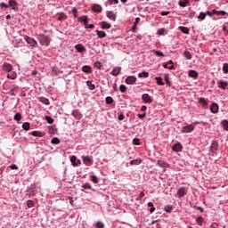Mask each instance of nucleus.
I'll return each mask as SVG.
<instances>
[{
  "mask_svg": "<svg viewBox=\"0 0 228 228\" xmlns=\"http://www.w3.org/2000/svg\"><path fill=\"white\" fill-rule=\"evenodd\" d=\"M39 44L41 45H45L46 47L51 44V38L45 35H42L39 37Z\"/></svg>",
  "mask_w": 228,
  "mask_h": 228,
  "instance_id": "nucleus-1",
  "label": "nucleus"
},
{
  "mask_svg": "<svg viewBox=\"0 0 228 228\" xmlns=\"http://www.w3.org/2000/svg\"><path fill=\"white\" fill-rule=\"evenodd\" d=\"M24 40L31 47H37L38 45V43L37 40H35L33 37H30L28 36L24 37Z\"/></svg>",
  "mask_w": 228,
  "mask_h": 228,
  "instance_id": "nucleus-2",
  "label": "nucleus"
},
{
  "mask_svg": "<svg viewBox=\"0 0 228 228\" xmlns=\"http://www.w3.org/2000/svg\"><path fill=\"white\" fill-rule=\"evenodd\" d=\"M176 193H177L178 199H181L183 197H185V195H187L188 191L184 187H181L177 190Z\"/></svg>",
  "mask_w": 228,
  "mask_h": 228,
  "instance_id": "nucleus-3",
  "label": "nucleus"
},
{
  "mask_svg": "<svg viewBox=\"0 0 228 228\" xmlns=\"http://www.w3.org/2000/svg\"><path fill=\"white\" fill-rule=\"evenodd\" d=\"M70 162L72 167H77L78 165H81V160L77 159V157H76V155H72L70 157Z\"/></svg>",
  "mask_w": 228,
  "mask_h": 228,
  "instance_id": "nucleus-4",
  "label": "nucleus"
},
{
  "mask_svg": "<svg viewBox=\"0 0 228 228\" xmlns=\"http://www.w3.org/2000/svg\"><path fill=\"white\" fill-rule=\"evenodd\" d=\"M82 160L83 163L86 165V167H92L94 164V160H92V159H90L88 156H82Z\"/></svg>",
  "mask_w": 228,
  "mask_h": 228,
  "instance_id": "nucleus-5",
  "label": "nucleus"
},
{
  "mask_svg": "<svg viewBox=\"0 0 228 228\" xmlns=\"http://www.w3.org/2000/svg\"><path fill=\"white\" fill-rule=\"evenodd\" d=\"M3 70H5V72H12L13 70V66L8 62H4L2 66Z\"/></svg>",
  "mask_w": 228,
  "mask_h": 228,
  "instance_id": "nucleus-6",
  "label": "nucleus"
},
{
  "mask_svg": "<svg viewBox=\"0 0 228 228\" xmlns=\"http://www.w3.org/2000/svg\"><path fill=\"white\" fill-rule=\"evenodd\" d=\"M126 85H134L136 83V77L129 76L126 78Z\"/></svg>",
  "mask_w": 228,
  "mask_h": 228,
  "instance_id": "nucleus-7",
  "label": "nucleus"
},
{
  "mask_svg": "<svg viewBox=\"0 0 228 228\" xmlns=\"http://www.w3.org/2000/svg\"><path fill=\"white\" fill-rule=\"evenodd\" d=\"M193 129H195V126L192 125H189L186 126H183L182 127V133H191V131H193Z\"/></svg>",
  "mask_w": 228,
  "mask_h": 228,
  "instance_id": "nucleus-8",
  "label": "nucleus"
},
{
  "mask_svg": "<svg viewBox=\"0 0 228 228\" xmlns=\"http://www.w3.org/2000/svg\"><path fill=\"white\" fill-rule=\"evenodd\" d=\"M216 151H218V142L214 141L210 146V152H212V154H216Z\"/></svg>",
  "mask_w": 228,
  "mask_h": 228,
  "instance_id": "nucleus-9",
  "label": "nucleus"
},
{
  "mask_svg": "<svg viewBox=\"0 0 228 228\" xmlns=\"http://www.w3.org/2000/svg\"><path fill=\"white\" fill-rule=\"evenodd\" d=\"M142 99L143 102H146L147 104H151V102H152V97L147 94H142Z\"/></svg>",
  "mask_w": 228,
  "mask_h": 228,
  "instance_id": "nucleus-10",
  "label": "nucleus"
},
{
  "mask_svg": "<svg viewBox=\"0 0 228 228\" xmlns=\"http://www.w3.org/2000/svg\"><path fill=\"white\" fill-rule=\"evenodd\" d=\"M106 17H108V19H110V20H112L113 22L117 20V14H114L111 11H108L106 12Z\"/></svg>",
  "mask_w": 228,
  "mask_h": 228,
  "instance_id": "nucleus-11",
  "label": "nucleus"
},
{
  "mask_svg": "<svg viewBox=\"0 0 228 228\" xmlns=\"http://www.w3.org/2000/svg\"><path fill=\"white\" fill-rule=\"evenodd\" d=\"M172 150L174 152H181L183 151V144L177 142L172 147Z\"/></svg>",
  "mask_w": 228,
  "mask_h": 228,
  "instance_id": "nucleus-12",
  "label": "nucleus"
},
{
  "mask_svg": "<svg viewBox=\"0 0 228 228\" xmlns=\"http://www.w3.org/2000/svg\"><path fill=\"white\" fill-rule=\"evenodd\" d=\"M220 109V107L217 105L216 102H213L210 105V111L211 113H218V110Z\"/></svg>",
  "mask_w": 228,
  "mask_h": 228,
  "instance_id": "nucleus-13",
  "label": "nucleus"
},
{
  "mask_svg": "<svg viewBox=\"0 0 228 228\" xmlns=\"http://www.w3.org/2000/svg\"><path fill=\"white\" fill-rule=\"evenodd\" d=\"M75 49L77 51V53H85L86 51V47H85L82 44L76 45Z\"/></svg>",
  "mask_w": 228,
  "mask_h": 228,
  "instance_id": "nucleus-14",
  "label": "nucleus"
},
{
  "mask_svg": "<svg viewBox=\"0 0 228 228\" xmlns=\"http://www.w3.org/2000/svg\"><path fill=\"white\" fill-rule=\"evenodd\" d=\"M92 10L94 12H95L96 13H101V12H102V6L97 4H94L93 6H92Z\"/></svg>",
  "mask_w": 228,
  "mask_h": 228,
  "instance_id": "nucleus-15",
  "label": "nucleus"
},
{
  "mask_svg": "<svg viewBox=\"0 0 228 228\" xmlns=\"http://www.w3.org/2000/svg\"><path fill=\"white\" fill-rule=\"evenodd\" d=\"M72 116L77 118V120H81L82 115L81 112L78 110H74L72 111Z\"/></svg>",
  "mask_w": 228,
  "mask_h": 228,
  "instance_id": "nucleus-16",
  "label": "nucleus"
},
{
  "mask_svg": "<svg viewBox=\"0 0 228 228\" xmlns=\"http://www.w3.org/2000/svg\"><path fill=\"white\" fill-rule=\"evenodd\" d=\"M9 6L12 8V10H17L19 8V4L15 0H10Z\"/></svg>",
  "mask_w": 228,
  "mask_h": 228,
  "instance_id": "nucleus-17",
  "label": "nucleus"
},
{
  "mask_svg": "<svg viewBox=\"0 0 228 228\" xmlns=\"http://www.w3.org/2000/svg\"><path fill=\"white\" fill-rule=\"evenodd\" d=\"M120 70H122V68L120 67H115L113 68L112 71H111V75L112 76H118L120 74Z\"/></svg>",
  "mask_w": 228,
  "mask_h": 228,
  "instance_id": "nucleus-18",
  "label": "nucleus"
},
{
  "mask_svg": "<svg viewBox=\"0 0 228 228\" xmlns=\"http://www.w3.org/2000/svg\"><path fill=\"white\" fill-rule=\"evenodd\" d=\"M38 101H39V102H42L43 104H45L46 106H49V104H51V102H49V99H47L45 97H39Z\"/></svg>",
  "mask_w": 228,
  "mask_h": 228,
  "instance_id": "nucleus-19",
  "label": "nucleus"
},
{
  "mask_svg": "<svg viewBox=\"0 0 228 228\" xmlns=\"http://www.w3.org/2000/svg\"><path fill=\"white\" fill-rule=\"evenodd\" d=\"M78 22H84V26H86V24H88V16L79 17Z\"/></svg>",
  "mask_w": 228,
  "mask_h": 228,
  "instance_id": "nucleus-20",
  "label": "nucleus"
},
{
  "mask_svg": "<svg viewBox=\"0 0 228 228\" xmlns=\"http://www.w3.org/2000/svg\"><path fill=\"white\" fill-rule=\"evenodd\" d=\"M83 72L86 74H92V67L86 65L82 68Z\"/></svg>",
  "mask_w": 228,
  "mask_h": 228,
  "instance_id": "nucleus-21",
  "label": "nucleus"
},
{
  "mask_svg": "<svg viewBox=\"0 0 228 228\" xmlns=\"http://www.w3.org/2000/svg\"><path fill=\"white\" fill-rule=\"evenodd\" d=\"M95 33L97 34L99 38H106V32L102 30H95Z\"/></svg>",
  "mask_w": 228,
  "mask_h": 228,
  "instance_id": "nucleus-22",
  "label": "nucleus"
},
{
  "mask_svg": "<svg viewBox=\"0 0 228 228\" xmlns=\"http://www.w3.org/2000/svg\"><path fill=\"white\" fill-rule=\"evenodd\" d=\"M179 29L180 31H182V33H184L185 35H190V28H188V27L180 26Z\"/></svg>",
  "mask_w": 228,
  "mask_h": 228,
  "instance_id": "nucleus-23",
  "label": "nucleus"
},
{
  "mask_svg": "<svg viewBox=\"0 0 228 228\" xmlns=\"http://www.w3.org/2000/svg\"><path fill=\"white\" fill-rule=\"evenodd\" d=\"M219 88H221L222 90H225L228 86V83L225 81H219Z\"/></svg>",
  "mask_w": 228,
  "mask_h": 228,
  "instance_id": "nucleus-24",
  "label": "nucleus"
},
{
  "mask_svg": "<svg viewBox=\"0 0 228 228\" xmlns=\"http://www.w3.org/2000/svg\"><path fill=\"white\" fill-rule=\"evenodd\" d=\"M158 165H159V167H161V168H168V163H167L163 160H159Z\"/></svg>",
  "mask_w": 228,
  "mask_h": 228,
  "instance_id": "nucleus-25",
  "label": "nucleus"
},
{
  "mask_svg": "<svg viewBox=\"0 0 228 228\" xmlns=\"http://www.w3.org/2000/svg\"><path fill=\"white\" fill-rule=\"evenodd\" d=\"M111 28V24L102 21V29H110Z\"/></svg>",
  "mask_w": 228,
  "mask_h": 228,
  "instance_id": "nucleus-26",
  "label": "nucleus"
},
{
  "mask_svg": "<svg viewBox=\"0 0 228 228\" xmlns=\"http://www.w3.org/2000/svg\"><path fill=\"white\" fill-rule=\"evenodd\" d=\"M32 136H38L39 138H42L44 136V132L41 131H33L31 133Z\"/></svg>",
  "mask_w": 228,
  "mask_h": 228,
  "instance_id": "nucleus-27",
  "label": "nucleus"
},
{
  "mask_svg": "<svg viewBox=\"0 0 228 228\" xmlns=\"http://www.w3.org/2000/svg\"><path fill=\"white\" fill-rule=\"evenodd\" d=\"M140 23V18H135V20L134 22V25L132 27V31L134 32L136 31V26Z\"/></svg>",
  "mask_w": 228,
  "mask_h": 228,
  "instance_id": "nucleus-28",
  "label": "nucleus"
},
{
  "mask_svg": "<svg viewBox=\"0 0 228 228\" xmlns=\"http://www.w3.org/2000/svg\"><path fill=\"white\" fill-rule=\"evenodd\" d=\"M214 13H216L218 16H225L228 15L227 12L225 11H216V10H213Z\"/></svg>",
  "mask_w": 228,
  "mask_h": 228,
  "instance_id": "nucleus-29",
  "label": "nucleus"
},
{
  "mask_svg": "<svg viewBox=\"0 0 228 228\" xmlns=\"http://www.w3.org/2000/svg\"><path fill=\"white\" fill-rule=\"evenodd\" d=\"M189 76H190V77H193L195 79L199 77V73H197V71H195V70H190Z\"/></svg>",
  "mask_w": 228,
  "mask_h": 228,
  "instance_id": "nucleus-30",
  "label": "nucleus"
},
{
  "mask_svg": "<svg viewBox=\"0 0 228 228\" xmlns=\"http://www.w3.org/2000/svg\"><path fill=\"white\" fill-rule=\"evenodd\" d=\"M188 4V0H180L178 2L179 6L182 8H186V4Z\"/></svg>",
  "mask_w": 228,
  "mask_h": 228,
  "instance_id": "nucleus-31",
  "label": "nucleus"
},
{
  "mask_svg": "<svg viewBox=\"0 0 228 228\" xmlns=\"http://www.w3.org/2000/svg\"><path fill=\"white\" fill-rule=\"evenodd\" d=\"M155 79L157 81V85H159L160 86H163V85H165L161 77H156Z\"/></svg>",
  "mask_w": 228,
  "mask_h": 228,
  "instance_id": "nucleus-32",
  "label": "nucleus"
},
{
  "mask_svg": "<svg viewBox=\"0 0 228 228\" xmlns=\"http://www.w3.org/2000/svg\"><path fill=\"white\" fill-rule=\"evenodd\" d=\"M148 208H150V213H154L156 211V208H154V203L153 202H148Z\"/></svg>",
  "mask_w": 228,
  "mask_h": 228,
  "instance_id": "nucleus-33",
  "label": "nucleus"
},
{
  "mask_svg": "<svg viewBox=\"0 0 228 228\" xmlns=\"http://www.w3.org/2000/svg\"><path fill=\"white\" fill-rule=\"evenodd\" d=\"M86 85H87L89 90H95V85H94V84L92 83V81L88 80V81L86 82Z\"/></svg>",
  "mask_w": 228,
  "mask_h": 228,
  "instance_id": "nucleus-34",
  "label": "nucleus"
},
{
  "mask_svg": "<svg viewBox=\"0 0 228 228\" xmlns=\"http://www.w3.org/2000/svg\"><path fill=\"white\" fill-rule=\"evenodd\" d=\"M14 120H16L17 122H20V120H22V115L20 113H16L14 115Z\"/></svg>",
  "mask_w": 228,
  "mask_h": 228,
  "instance_id": "nucleus-35",
  "label": "nucleus"
},
{
  "mask_svg": "<svg viewBox=\"0 0 228 228\" xmlns=\"http://www.w3.org/2000/svg\"><path fill=\"white\" fill-rule=\"evenodd\" d=\"M51 143H53V145H59L60 143V138L58 137H53L51 141Z\"/></svg>",
  "mask_w": 228,
  "mask_h": 228,
  "instance_id": "nucleus-36",
  "label": "nucleus"
},
{
  "mask_svg": "<svg viewBox=\"0 0 228 228\" xmlns=\"http://www.w3.org/2000/svg\"><path fill=\"white\" fill-rule=\"evenodd\" d=\"M7 77H8V79H16L17 78V73H15V72L9 73L7 75Z\"/></svg>",
  "mask_w": 228,
  "mask_h": 228,
  "instance_id": "nucleus-37",
  "label": "nucleus"
},
{
  "mask_svg": "<svg viewBox=\"0 0 228 228\" xmlns=\"http://www.w3.org/2000/svg\"><path fill=\"white\" fill-rule=\"evenodd\" d=\"M45 119L46 120V122L48 124H54V119L53 118H51L50 116H45Z\"/></svg>",
  "mask_w": 228,
  "mask_h": 228,
  "instance_id": "nucleus-38",
  "label": "nucleus"
},
{
  "mask_svg": "<svg viewBox=\"0 0 228 228\" xmlns=\"http://www.w3.org/2000/svg\"><path fill=\"white\" fill-rule=\"evenodd\" d=\"M222 126H224V131H228V120L224 119L222 121Z\"/></svg>",
  "mask_w": 228,
  "mask_h": 228,
  "instance_id": "nucleus-39",
  "label": "nucleus"
},
{
  "mask_svg": "<svg viewBox=\"0 0 228 228\" xmlns=\"http://www.w3.org/2000/svg\"><path fill=\"white\" fill-rule=\"evenodd\" d=\"M138 77H149V72L142 71V72L138 74Z\"/></svg>",
  "mask_w": 228,
  "mask_h": 228,
  "instance_id": "nucleus-40",
  "label": "nucleus"
},
{
  "mask_svg": "<svg viewBox=\"0 0 228 228\" xmlns=\"http://www.w3.org/2000/svg\"><path fill=\"white\" fill-rule=\"evenodd\" d=\"M29 127H30L29 122L23 123L22 128L24 129V131H29Z\"/></svg>",
  "mask_w": 228,
  "mask_h": 228,
  "instance_id": "nucleus-41",
  "label": "nucleus"
},
{
  "mask_svg": "<svg viewBox=\"0 0 228 228\" xmlns=\"http://www.w3.org/2000/svg\"><path fill=\"white\" fill-rule=\"evenodd\" d=\"M119 91L121 92V94H126V92H127V87H126L125 85H120Z\"/></svg>",
  "mask_w": 228,
  "mask_h": 228,
  "instance_id": "nucleus-42",
  "label": "nucleus"
},
{
  "mask_svg": "<svg viewBox=\"0 0 228 228\" xmlns=\"http://www.w3.org/2000/svg\"><path fill=\"white\" fill-rule=\"evenodd\" d=\"M106 104H113V98L111 96H107L105 99Z\"/></svg>",
  "mask_w": 228,
  "mask_h": 228,
  "instance_id": "nucleus-43",
  "label": "nucleus"
},
{
  "mask_svg": "<svg viewBox=\"0 0 228 228\" xmlns=\"http://www.w3.org/2000/svg\"><path fill=\"white\" fill-rule=\"evenodd\" d=\"M67 19V15L65 13H60L57 20H65Z\"/></svg>",
  "mask_w": 228,
  "mask_h": 228,
  "instance_id": "nucleus-44",
  "label": "nucleus"
},
{
  "mask_svg": "<svg viewBox=\"0 0 228 228\" xmlns=\"http://www.w3.org/2000/svg\"><path fill=\"white\" fill-rule=\"evenodd\" d=\"M200 103H201L203 106H208L209 102H208V100H206L205 98H200Z\"/></svg>",
  "mask_w": 228,
  "mask_h": 228,
  "instance_id": "nucleus-45",
  "label": "nucleus"
},
{
  "mask_svg": "<svg viewBox=\"0 0 228 228\" xmlns=\"http://www.w3.org/2000/svg\"><path fill=\"white\" fill-rule=\"evenodd\" d=\"M183 56L186 58V60H190L191 58V53L189 51H185L183 53Z\"/></svg>",
  "mask_w": 228,
  "mask_h": 228,
  "instance_id": "nucleus-46",
  "label": "nucleus"
},
{
  "mask_svg": "<svg viewBox=\"0 0 228 228\" xmlns=\"http://www.w3.org/2000/svg\"><path fill=\"white\" fill-rule=\"evenodd\" d=\"M154 54H156V56H159V58L164 57L165 53H163L160 51H153Z\"/></svg>",
  "mask_w": 228,
  "mask_h": 228,
  "instance_id": "nucleus-47",
  "label": "nucleus"
},
{
  "mask_svg": "<svg viewBox=\"0 0 228 228\" xmlns=\"http://www.w3.org/2000/svg\"><path fill=\"white\" fill-rule=\"evenodd\" d=\"M27 206L28 208H33V206H35V201L31 200H27Z\"/></svg>",
  "mask_w": 228,
  "mask_h": 228,
  "instance_id": "nucleus-48",
  "label": "nucleus"
},
{
  "mask_svg": "<svg viewBox=\"0 0 228 228\" xmlns=\"http://www.w3.org/2000/svg\"><path fill=\"white\" fill-rule=\"evenodd\" d=\"M82 188H84V190H92V185H90V183H86L82 185Z\"/></svg>",
  "mask_w": 228,
  "mask_h": 228,
  "instance_id": "nucleus-49",
  "label": "nucleus"
},
{
  "mask_svg": "<svg viewBox=\"0 0 228 228\" xmlns=\"http://www.w3.org/2000/svg\"><path fill=\"white\" fill-rule=\"evenodd\" d=\"M91 181L94 183L97 184L99 183V178L96 175H93L91 178Z\"/></svg>",
  "mask_w": 228,
  "mask_h": 228,
  "instance_id": "nucleus-50",
  "label": "nucleus"
},
{
  "mask_svg": "<svg viewBox=\"0 0 228 228\" xmlns=\"http://www.w3.org/2000/svg\"><path fill=\"white\" fill-rule=\"evenodd\" d=\"M15 90H19V86H13L12 88L10 90V94L12 95H15V93H13V92H15Z\"/></svg>",
  "mask_w": 228,
  "mask_h": 228,
  "instance_id": "nucleus-51",
  "label": "nucleus"
},
{
  "mask_svg": "<svg viewBox=\"0 0 228 228\" xmlns=\"http://www.w3.org/2000/svg\"><path fill=\"white\" fill-rule=\"evenodd\" d=\"M142 163V160L139 159H134L130 161V165H140Z\"/></svg>",
  "mask_w": 228,
  "mask_h": 228,
  "instance_id": "nucleus-52",
  "label": "nucleus"
},
{
  "mask_svg": "<svg viewBox=\"0 0 228 228\" xmlns=\"http://www.w3.org/2000/svg\"><path fill=\"white\" fill-rule=\"evenodd\" d=\"M164 211H166V213H172V206H166Z\"/></svg>",
  "mask_w": 228,
  "mask_h": 228,
  "instance_id": "nucleus-53",
  "label": "nucleus"
},
{
  "mask_svg": "<svg viewBox=\"0 0 228 228\" xmlns=\"http://www.w3.org/2000/svg\"><path fill=\"white\" fill-rule=\"evenodd\" d=\"M223 72H224V74H228V64L224 63L223 65Z\"/></svg>",
  "mask_w": 228,
  "mask_h": 228,
  "instance_id": "nucleus-54",
  "label": "nucleus"
},
{
  "mask_svg": "<svg viewBox=\"0 0 228 228\" xmlns=\"http://www.w3.org/2000/svg\"><path fill=\"white\" fill-rule=\"evenodd\" d=\"M168 65H169L168 63L164 64L163 65L164 69H168L169 70H173L174 65H170V66Z\"/></svg>",
  "mask_w": 228,
  "mask_h": 228,
  "instance_id": "nucleus-55",
  "label": "nucleus"
},
{
  "mask_svg": "<svg viewBox=\"0 0 228 228\" xmlns=\"http://www.w3.org/2000/svg\"><path fill=\"white\" fill-rule=\"evenodd\" d=\"M86 29H94V28H95V26L94 24H90L88 25V23H86V25H85Z\"/></svg>",
  "mask_w": 228,
  "mask_h": 228,
  "instance_id": "nucleus-56",
  "label": "nucleus"
},
{
  "mask_svg": "<svg viewBox=\"0 0 228 228\" xmlns=\"http://www.w3.org/2000/svg\"><path fill=\"white\" fill-rule=\"evenodd\" d=\"M94 67H96V69H99L101 70L102 64L99 61L94 62Z\"/></svg>",
  "mask_w": 228,
  "mask_h": 228,
  "instance_id": "nucleus-57",
  "label": "nucleus"
},
{
  "mask_svg": "<svg viewBox=\"0 0 228 228\" xmlns=\"http://www.w3.org/2000/svg\"><path fill=\"white\" fill-rule=\"evenodd\" d=\"M166 29L164 28H159L158 35H165Z\"/></svg>",
  "mask_w": 228,
  "mask_h": 228,
  "instance_id": "nucleus-58",
  "label": "nucleus"
},
{
  "mask_svg": "<svg viewBox=\"0 0 228 228\" xmlns=\"http://www.w3.org/2000/svg\"><path fill=\"white\" fill-rule=\"evenodd\" d=\"M165 81H166L167 85H168L170 86V77H168V75L165 76Z\"/></svg>",
  "mask_w": 228,
  "mask_h": 228,
  "instance_id": "nucleus-59",
  "label": "nucleus"
},
{
  "mask_svg": "<svg viewBox=\"0 0 228 228\" xmlns=\"http://www.w3.org/2000/svg\"><path fill=\"white\" fill-rule=\"evenodd\" d=\"M133 143H134V145H140V139L134 138V139L133 140Z\"/></svg>",
  "mask_w": 228,
  "mask_h": 228,
  "instance_id": "nucleus-60",
  "label": "nucleus"
},
{
  "mask_svg": "<svg viewBox=\"0 0 228 228\" xmlns=\"http://www.w3.org/2000/svg\"><path fill=\"white\" fill-rule=\"evenodd\" d=\"M96 227L97 228H104V224H102V222H97L96 223Z\"/></svg>",
  "mask_w": 228,
  "mask_h": 228,
  "instance_id": "nucleus-61",
  "label": "nucleus"
},
{
  "mask_svg": "<svg viewBox=\"0 0 228 228\" xmlns=\"http://www.w3.org/2000/svg\"><path fill=\"white\" fill-rule=\"evenodd\" d=\"M72 12H73V15H74V17H75V19L77 17V9L76 8V7H74L73 9H72Z\"/></svg>",
  "mask_w": 228,
  "mask_h": 228,
  "instance_id": "nucleus-62",
  "label": "nucleus"
},
{
  "mask_svg": "<svg viewBox=\"0 0 228 228\" xmlns=\"http://www.w3.org/2000/svg\"><path fill=\"white\" fill-rule=\"evenodd\" d=\"M118 118V120H124V118H126V116H124V114H119Z\"/></svg>",
  "mask_w": 228,
  "mask_h": 228,
  "instance_id": "nucleus-63",
  "label": "nucleus"
},
{
  "mask_svg": "<svg viewBox=\"0 0 228 228\" xmlns=\"http://www.w3.org/2000/svg\"><path fill=\"white\" fill-rule=\"evenodd\" d=\"M204 19H206V13L200 12V20H204Z\"/></svg>",
  "mask_w": 228,
  "mask_h": 228,
  "instance_id": "nucleus-64",
  "label": "nucleus"
}]
</instances>
